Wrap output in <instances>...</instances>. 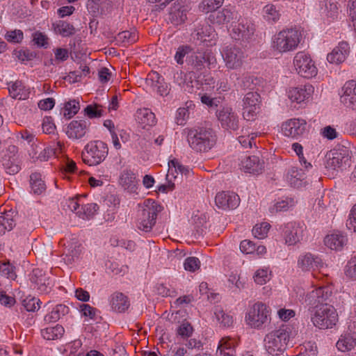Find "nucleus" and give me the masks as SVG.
I'll return each instance as SVG.
<instances>
[{
    "mask_svg": "<svg viewBox=\"0 0 356 356\" xmlns=\"http://www.w3.org/2000/svg\"><path fill=\"white\" fill-rule=\"evenodd\" d=\"M332 291V286H321L312 290L305 296V303L311 307V321L318 329H331L338 322L339 316L335 308L325 303L330 300Z\"/></svg>",
    "mask_w": 356,
    "mask_h": 356,
    "instance_id": "nucleus-1",
    "label": "nucleus"
},
{
    "mask_svg": "<svg viewBox=\"0 0 356 356\" xmlns=\"http://www.w3.org/2000/svg\"><path fill=\"white\" fill-rule=\"evenodd\" d=\"M181 135L189 147L196 152H207L215 144V136L211 130L204 127H186Z\"/></svg>",
    "mask_w": 356,
    "mask_h": 356,
    "instance_id": "nucleus-2",
    "label": "nucleus"
},
{
    "mask_svg": "<svg viewBox=\"0 0 356 356\" xmlns=\"http://www.w3.org/2000/svg\"><path fill=\"white\" fill-rule=\"evenodd\" d=\"M302 33L297 29H286L272 38V48L280 54L295 51L302 40Z\"/></svg>",
    "mask_w": 356,
    "mask_h": 356,
    "instance_id": "nucleus-3",
    "label": "nucleus"
},
{
    "mask_svg": "<svg viewBox=\"0 0 356 356\" xmlns=\"http://www.w3.org/2000/svg\"><path fill=\"white\" fill-rule=\"evenodd\" d=\"M291 334V329L286 325L268 333L264 340L265 350L269 355H278L286 348Z\"/></svg>",
    "mask_w": 356,
    "mask_h": 356,
    "instance_id": "nucleus-4",
    "label": "nucleus"
},
{
    "mask_svg": "<svg viewBox=\"0 0 356 356\" xmlns=\"http://www.w3.org/2000/svg\"><path fill=\"white\" fill-rule=\"evenodd\" d=\"M270 309L263 302L254 303L245 313V323L252 329L261 330L270 322Z\"/></svg>",
    "mask_w": 356,
    "mask_h": 356,
    "instance_id": "nucleus-5",
    "label": "nucleus"
},
{
    "mask_svg": "<svg viewBox=\"0 0 356 356\" xmlns=\"http://www.w3.org/2000/svg\"><path fill=\"white\" fill-rule=\"evenodd\" d=\"M163 210V207L152 199H147L143 204V209L138 215V227L149 232L156 223L157 214Z\"/></svg>",
    "mask_w": 356,
    "mask_h": 356,
    "instance_id": "nucleus-6",
    "label": "nucleus"
},
{
    "mask_svg": "<svg viewBox=\"0 0 356 356\" xmlns=\"http://www.w3.org/2000/svg\"><path fill=\"white\" fill-rule=\"evenodd\" d=\"M106 143L101 140L90 142L85 147L82 153L83 161L88 165H96L102 163L108 155Z\"/></svg>",
    "mask_w": 356,
    "mask_h": 356,
    "instance_id": "nucleus-7",
    "label": "nucleus"
},
{
    "mask_svg": "<svg viewBox=\"0 0 356 356\" xmlns=\"http://www.w3.org/2000/svg\"><path fill=\"white\" fill-rule=\"evenodd\" d=\"M293 65L297 73L307 79L314 77L318 73L317 67L311 56L304 51H299L296 54Z\"/></svg>",
    "mask_w": 356,
    "mask_h": 356,
    "instance_id": "nucleus-8",
    "label": "nucleus"
},
{
    "mask_svg": "<svg viewBox=\"0 0 356 356\" xmlns=\"http://www.w3.org/2000/svg\"><path fill=\"white\" fill-rule=\"evenodd\" d=\"M216 117L220 127L227 131H236L239 127V118L236 112L229 106L220 107Z\"/></svg>",
    "mask_w": 356,
    "mask_h": 356,
    "instance_id": "nucleus-9",
    "label": "nucleus"
},
{
    "mask_svg": "<svg viewBox=\"0 0 356 356\" xmlns=\"http://www.w3.org/2000/svg\"><path fill=\"white\" fill-rule=\"evenodd\" d=\"M307 122L302 118H291L281 124V133L286 137L299 139L306 132Z\"/></svg>",
    "mask_w": 356,
    "mask_h": 356,
    "instance_id": "nucleus-10",
    "label": "nucleus"
},
{
    "mask_svg": "<svg viewBox=\"0 0 356 356\" xmlns=\"http://www.w3.org/2000/svg\"><path fill=\"white\" fill-rule=\"evenodd\" d=\"M225 65L229 69L240 67L243 61L244 55L242 51L233 45L225 47L221 51Z\"/></svg>",
    "mask_w": 356,
    "mask_h": 356,
    "instance_id": "nucleus-11",
    "label": "nucleus"
},
{
    "mask_svg": "<svg viewBox=\"0 0 356 356\" xmlns=\"http://www.w3.org/2000/svg\"><path fill=\"white\" fill-rule=\"evenodd\" d=\"M305 229V225L300 222H291L286 224L283 227L285 243L293 245L299 243L302 239Z\"/></svg>",
    "mask_w": 356,
    "mask_h": 356,
    "instance_id": "nucleus-12",
    "label": "nucleus"
},
{
    "mask_svg": "<svg viewBox=\"0 0 356 356\" xmlns=\"http://www.w3.org/2000/svg\"><path fill=\"white\" fill-rule=\"evenodd\" d=\"M243 115L246 120H252L259 110V95L250 92L247 93L243 99Z\"/></svg>",
    "mask_w": 356,
    "mask_h": 356,
    "instance_id": "nucleus-13",
    "label": "nucleus"
},
{
    "mask_svg": "<svg viewBox=\"0 0 356 356\" xmlns=\"http://www.w3.org/2000/svg\"><path fill=\"white\" fill-rule=\"evenodd\" d=\"M239 166L245 172L259 174L264 168V161L258 155H244L240 159Z\"/></svg>",
    "mask_w": 356,
    "mask_h": 356,
    "instance_id": "nucleus-14",
    "label": "nucleus"
},
{
    "mask_svg": "<svg viewBox=\"0 0 356 356\" xmlns=\"http://www.w3.org/2000/svg\"><path fill=\"white\" fill-rule=\"evenodd\" d=\"M216 38L214 29L207 23L199 24L191 33V40L194 42H209V45L215 44Z\"/></svg>",
    "mask_w": 356,
    "mask_h": 356,
    "instance_id": "nucleus-15",
    "label": "nucleus"
},
{
    "mask_svg": "<svg viewBox=\"0 0 356 356\" xmlns=\"http://www.w3.org/2000/svg\"><path fill=\"white\" fill-rule=\"evenodd\" d=\"M314 92V88L310 84L289 88L287 91L289 99L297 104L309 102Z\"/></svg>",
    "mask_w": 356,
    "mask_h": 356,
    "instance_id": "nucleus-16",
    "label": "nucleus"
},
{
    "mask_svg": "<svg viewBox=\"0 0 356 356\" xmlns=\"http://www.w3.org/2000/svg\"><path fill=\"white\" fill-rule=\"evenodd\" d=\"M146 86L153 92L163 96L168 93V86L162 76L156 72H150L145 80Z\"/></svg>",
    "mask_w": 356,
    "mask_h": 356,
    "instance_id": "nucleus-17",
    "label": "nucleus"
},
{
    "mask_svg": "<svg viewBox=\"0 0 356 356\" xmlns=\"http://www.w3.org/2000/svg\"><path fill=\"white\" fill-rule=\"evenodd\" d=\"M340 101L346 107L356 108V81H347L341 88Z\"/></svg>",
    "mask_w": 356,
    "mask_h": 356,
    "instance_id": "nucleus-18",
    "label": "nucleus"
},
{
    "mask_svg": "<svg viewBox=\"0 0 356 356\" xmlns=\"http://www.w3.org/2000/svg\"><path fill=\"white\" fill-rule=\"evenodd\" d=\"M254 31L252 24L242 19L241 22L232 26L230 35L234 40L246 41L253 35Z\"/></svg>",
    "mask_w": 356,
    "mask_h": 356,
    "instance_id": "nucleus-19",
    "label": "nucleus"
},
{
    "mask_svg": "<svg viewBox=\"0 0 356 356\" xmlns=\"http://www.w3.org/2000/svg\"><path fill=\"white\" fill-rule=\"evenodd\" d=\"M241 16L234 8H224L217 13L210 15V20L218 25L227 24L229 22H234L238 20Z\"/></svg>",
    "mask_w": 356,
    "mask_h": 356,
    "instance_id": "nucleus-20",
    "label": "nucleus"
},
{
    "mask_svg": "<svg viewBox=\"0 0 356 356\" xmlns=\"http://www.w3.org/2000/svg\"><path fill=\"white\" fill-rule=\"evenodd\" d=\"M298 266L302 271H310L321 268L323 266V263L318 256L306 252L299 256Z\"/></svg>",
    "mask_w": 356,
    "mask_h": 356,
    "instance_id": "nucleus-21",
    "label": "nucleus"
},
{
    "mask_svg": "<svg viewBox=\"0 0 356 356\" xmlns=\"http://www.w3.org/2000/svg\"><path fill=\"white\" fill-rule=\"evenodd\" d=\"M216 206L223 210L233 209L239 204V197L233 192H220L216 195Z\"/></svg>",
    "mask_w": 356,
    "mask_h": 356,
    "instance_id": "nucleus-22",
    "label": "nucleus"
},
{
    "mask_svg": "<svg viewBox=\"0 0 356 356\" xmlns=\"http://www.w3.org/2000/svg\"><path fill=\"white\" fill-rule=\"evenodd\" d=\"M319 13L325 24H330L336 20L339 15L337 3L332 1H323L320 3Z\"/></svg>",
    "mask_w": 356,
    "mask_h": 356,
    "instance_id": "nucleus-23",
    "label": "nucleus"
},
{
    "mask_svg": "<svg viewBox=\"0 0 356 356\" xmlns=\"http://www.w3.org/2000/svg\"><path fill=\"white\" fill-rule=\"evenodd\" d=\"M199 82L205 86V90H215L218 94L229 90V86L226 80H218L216 82L210 75L199 76L196 80L197 85Z\"/></svg>",
    "mask_w": 356,
    "mask_h": 356,
    "instance_id": "nucleus-24",
    "label": "nucleus"
},
{
    "mask_svg": "<svg viewBox=\"0 0 356 356\" xmlns=\"http://www.w3.org/2000/svg\"><path fill=\"white\" fill-rule=\"evenodd\" d=\"M350 52L349 44L341 42L327 55V60L330 64L339 65L345 61Z\"/></svg>",
    "mask_w": 356,
    "mask_h": 356,
    "instance_id": "nucleus-25",
    "label": "nucleus"
},
{
    "mask_svg": "<svg viewBox=\"0 0 356 356\" xmlns=\"http://www.w3.org/2000/svg\"><path fill=\"white\" fill-rule=\"evenodd\" d=\"M347 236L340 231H334L326 235L324 238L325 245L332 250H341L347 243Z\"/></svg>",
    "mask_w": 356,
    "mask_h": 356,
    "instance_id": "nucleus-26",
    "label": "nucleus"
},
{
    "mask_svg": "<svg viewBox=\"0 0 356 356\" xmlns=\"http://www.w3.org/2000/svg\"><path fill=\"white\" fill-rule=\"evenodd\" d=\"M88 124L85 120H72L66 128L67 136L74 140L82 138L86 134Z\"/></svg>",
    "mask_w": 356,
    "mask_h": 356,
    "instance_id": "nucleus-27",
    "label": "nucleus"
},
{
    "mask_svg": "<svg viewBox=\"0 0 356 356\" xmlns=\"http://www.w3.org/2000/svg\"><path fill=\"white\" fill-rule=\"evenodd\" d=\"M356 346V332H350L348 330L343 332L336 343L339 351L348 352Z\"/></svg>",
    "mask_w": 356,
    "mask_h": 356,
    "instance_id": "nucleus-28",
    "label": "nucleus"
},
{
    "mask_svg": "<svg viewBox=\"0 0 356 356\" xmlns=\"http://www.w3.org/2000/svg\"><path fill=\"white\" fill-rule=\"evenodd\" d=\"M136 120L143 129H148L157 123L155 114L147 108L138 109Z\"/></svg>",
    "mask_w": 356,
    "mask_h": 356,
    "instance_id": "nucleus-29",
    "label": "nucleus"
},
{
    "mask_svg": "<svg viewBox=\"0 0 356 356\" xmlns=\"http://www.w3.org/2000/svg\"><path fill=\"white\" fill-rule=\"evenodd\" d=\"M177 164L176 159H173L168 162V170L166 175V184L161 185L158 188V192L167 193L175 188V181L177 179Z\"/></svg>",
    "mask_w": 356,
    "mask_h": 356,
    "instance_id": "nucleus-30",
    "label": "nucleus"
},
{
    "mask_svg": "<svg viewBox=\"0 0 356 356\" xmlns=\"http://www.w3.org/2000/svg\"><path fill=\"white\" fill-rule=\"evenodd\" d=\"M9 151L13 152V156L5 155L3 158V165L10 175H15L20 170L19 165V156L15 153L17 152V148L15 146L9 147Z\"/></svg>",
    "mask_w": 356,
    "mask_h": 356,
    "instance_id": "nucleus-31",
    "label": "nucleus"
},
{
    "mask_svg": "<svg viewBox=\"0 0 356 356\" xmlns=\"http://www.w3.org/2000/svg\"><path fill=\"white\" fill-rule=\"evenodd\" d=\"M8 91L10 97L18 100H24L29 98V88H26L20 81L10 82L8 84Z\"/></svg>",
    "mask_w": 356,
    "mask_h": 356,
    "instance_id": "nucleus-32",
    "label": "nucleus"
},
{
    "mask_svg": "<svg viewBox=\"0 0 356 356\" xmlns=\"http://www.w3.org/2000/svg\"><path fill=\"white\" fill-rule=\"evenodd\" d=\"M110 303L113 310L117 312H124L130 306V302L127 296L121 292H115L111 296Z\"/></svg>",
    "mask_w": 356,
    "mask_h": 356,
    "instance_id": "nucleus-33",
    "label": "nucleus"
},
{
    "mask_svg": "<svg viewBox=\"0 0 356 356\" xmlns=\"http://www.w3.org/2000/svg\"><path fill=\"white\" fill-rule=\"evenodd\" d=\"M301 167L299 168L297 166H292L287 172L286 179L292 186L300 187L302 186V182L305 178V173L309 170H306L304 166Z\"/></svg>",
    "mask_w": 356,
    "mask_h": 356,
    "instance_id": "nucleus-34",
    "label": "nucleus"
},
{
    "mask_svg": "<svg viewBox=\"0 0 356 356\" xmlns=\"http://www.w3.org/2000/svg\"><path fill=\"white\" fill-rule=\"evenodd\" d=\"M347 160L348 159L343 156L341 153L332 151L326 155L325 168L330 170L338 171L342 168Z\"/></svg>",
    "mask_w": 356,
    "mask_h": 356,
    "instance_id": "nucleus-35",
    "label": "nucleus"
},
{
    "mask_svg": "<svg viewBox=\"0 0 356 356\" xmlns=\"http://www.w3.org/2000/svg\"><path fill=\"white\" fill-rule=\"evenodd\" d=\"M213 321L220 327L228 328L232 327L234 318L229 313H226L222 308L217 307L213 312Z\"/></svg>",
    "mask_w": 356,
    "mask_h": 356,
    "instance_id": "nucleus-36",
    "label": "nucleus"
},
{
    "mask_svg": "<svg viewBox=\"0 0 356 356\" xmlns=\"http://www.w3.org/2000/svg\"><path fill=\"white\" fill-rule=\"evenodd\" d=\"M31 281L37 285L38 289L42 292H47L48 286L51 284L49 277L38 268L33 270Z\"/></svg>",
    "mask_w": 356,
    "mask_h": 356,
    "instance_id": "nucleus-37",
    "label": "nucleus"
},
{
    "mask_svg": "<svg viewBox=\"0 0 356 356\" xmlns=\"http://www.w3.org/2000/svg\"><path fill=\"white\" fill-rule=\"evenodd\" d=\"M15 211L11 210L0 213V235L4 234L14 227L15 225Z\"/></svg>",
    "mask_w": 356,
    "mask_h": 356,
    "instance_id": "nucleus-38",
    "label": "nucleus"
},
{
    "mask_svg": "<svg viewBox=\"0 0 356 356\" xmlns=\"http://www.w3.org/2000/svg\"><path fill=\"white\" fill-rule=\"evenodd\" d=\"M263 16L264 19L270 22H277L281 16V6L280 4H267L263 8Z\"/></svg>",
    "mask_w": 356,
    "mask_h": 356,
    "instance_id": "nucleus-39",
    "label": "nucleus"
},
{
    "mask_svg": "<svg viewBox=\"0 0 356 356\" xmlns=\"http://www.w3.org/2000/svg\"><path fill=\"white\" fill-rule=\"evenodd\" d=\"M234 341L229 338H222L218 343V356H234Z\"/></svg>",
    "mask_w": 356,
    "mask_h": 356,
    "instance_id": "nucleus-40",
    "label": "nucleus"
},
{
    "mask_svg": "<svg viewBox=\"0 0 356 356\" xmlns=\"http://www.w3.org/2000/svg\"><path fill=\"white\" fill-rule=\"evenodd\" d=\"M119 184L124 189H133L136 184V175L131 170H124L120 174Z\"/></svg>",
    "mask_w": 356,
    "mask_h": 356,
    "instance_id": "nucleus-41",
    "label": "nucleus"
},
{
    "mask_svg": "<svg viewBox=\"0 0 356 356\" xmlns=\"http://www.w3.org/2000/svg\"><path fill=\"white\" fill-rule=\"evenodd\" d=\"M255 284H266L272 278V271L269 267L262 266L255 270L252 276Z\"/></svg>",
    "mask_w": 356,
    "mask_h": 356,
    "instance_id": "nucleus-42",
    "label": "nucleus"
},
{
    "mask_svg": "<svg viewBox=\"0 0 356 356\" xmlns=\"http://www.w3.org/2000/svg\"><path fill=\"white\" fill-rule=\"evenodd\" d=\"M53 29L56 34L63 37H70L75 33L74 26L65 21H58L53 24Z\"/></svg>",
    "mask_w": 356,
    "mask_h": 356,
    "instance_id": "nucleus-43",
    "label": "nucleus"
},
{
    "mask_svg": "<svg viewBox=\"0 0 356 356\" xmlns=\"http://www.w3.org/2000/svg\"><path fill=\"white\" fill-rule=\"evenodd\" d=\"M64 327L60 325L49 327L42 330V335L47 340H56L63 337Z\"/></svg>",
    "mask_w": 356,
    "mask_h": 356,
    "instance_id": "nucleus-44",
    "label": "nucleus"
},
{
    "mask_svg": "<svg viewBox=\"0 0 356 356\" xmlns=\"http://www.w3.org/2000/svg\"><path fill=\"white\" fill-rule=\"evenodd\" d=\"M30 184L34 193L40 195L46 190V185L40 174L35 172L30 176Z\"/></svg>",
    "mask_w": 356,
    "mask_h": 356,
    "instance_id": "nucleus-45",
    "label": "nucleus"
},
{
    "mask_svg": "<svg viewBox=\"0 0 356 356\" xmlns=\"http://www.w3.org/2000/svg\"><path fill=\"white\" fill-rule=\"evenodd\" d=\"M296 204V201L289 197H286L281 200H278L270 208L271 213L278 211H286L289 209L292 208Z\"/></svg>",
    "mask_w": 356,
    "mask_h": 356,
    "instance_id": "nucleus-46",
    "label": "nucleus"
},
{
    "mask_svg": "<svg viewBox=\"0 0 356 356\" xmlns=\"http://www.w3.org/2000/svg\"><path fill=\"white\" fill-rule=\"evenodd\" d=\"M224 0H202L199 4V10L204 13H212L220 8Z\"/></svg>",
    "mask_w": 356,
    "mask_h": 356,
    "instance_id": "nucleus-47",
    "label": "nucleus"
},
{
    "mask_svg": "<svg viewBox=\"0 0 356 356\" xmlns=\"http://www.w3.org/2000/svg\"><path fill=\"white\" fill-rule=\"evenodd\" d=\"M270 225L267 222L256 224L252 228V234L257 239H264L268 236Z\"/></svg>",
    "mask_w": 356,
    "mask_h": 356,
    "instance_id": "nucleus-48",
    "label": "nucleus"
},
{
    "mask_svg": "<svg viewBox=\"0 0 356 356\" xmlns=\"http://www.w3.org/2000/svg\"><path fill=\"white\" fill-rule=\"evenodd\" d=\"M207 63L209 67H214L216 59L211 52H205L204 54H199L195 56V65L200 67Z\"/></svg>",
    "mask_w": 356,
    "mask_h": 356,
    "instance_id": "nucleus-49",
    "label": "nucleus"
},
{
    "mask_svg": "<svg viewBox=\"0 0 356 356\" xmlns=\"http://www.w3.org/2000/svg\"><path fill=\"white\" fill-rule=\"evenodd\" d=\"M95 203L84 204L81 202V211H79V217L82 219H88L92 217L98 209Z\"/></svg>",
    "mask_w": 356,
    "mask_h": 356,
    "instance_id": "nucleus-50",
    "label": "nucleus"
},
{
    "mask_svg": "<svg viewBox=\"0 0 356 356\" xmlns=\"http://www.w3.org/2000/svg\"><path fill=\"white\" fill-rule=\"evenodd\" d=\"M104 113L103 106L97 104H89L84 109L85 115L89 118H100L104 115Z\"/></svg>",
    "mask_w": 356,
    "mask_h": 356,
    "instance_id": "nucleus-51",
    "label": "nucleus"
},
{
    "mask_svg": "<svg viewBox=\"0 0 356 356\" xmlns=\"http://www.w3.org/2000/svg\"><path fill=\"white\" fill-rule=\"evenodd\" d=\"M195 105L191 101L186 102L184 106L179 108V124L185 122L193 113Z\"/></svg>",
    "mask_w": 356,
    "mask_h": 356,
    "instance_id": "nucleus-52",
    "label": "nucleus"
},
{
    "mask_svg": "<svg viewBox=\"0 0 356 356\" xmlns=\"http://www.w3.org/2000/svg\"><path fill=\"white\" fill-rule=\"evenodd\" d=\"M317 346L314 342L307 341L300 346V353L297 356H316Z\"/></svg>",
    "mask_w": 356,
    "mask_h": 356,
    "instance_id": "nucleus-53",
    "label": "nucleus"
},
{
    "mask_svg": "<svg viewBox=\"0 0 356 356\" xmlns=\"http://www.w3.org/2000/svg\"><path fill=\"white\" fill-rule=\"evenodd\" d=\"M0 272L1 275L8 279L14 280L17 277L15 268L9 261L3 262L0 264Z\"/></svg>",
    "mask_w": 356,
    "mask_h": 356,
    "instance_id": "nucleus-54",
    "label": "nucleus"
},
{
    "mask_svg": "<svg viewBox=\"0 0 356 356\" xmlns=\"http://www.w3.org/2000/svg\"><path fill=\"white\" fill-rule=\"evenodd\" d=\"M80 109L79 102L75 99L66 102L64 107V115L68 118L76 115Z\"/></svg>",
    "mask_w": 356,
    "mask_h": 356,
    "instance_id": "nucleus-55",
    "label": "nucleus"
},
{
    "mask_svg": "<svg viewBox=\"0 0 356 356\" xmlns=\"http://www.w3.org/2000/svg\"><path fill=\"white\" fill-rule=\"evenodd\" d=\"M184 268L186 271L194 273L200 268V261L195 257H187L184 264Z\"/></svg>",
    "mask_w": 356,
    "mask_h": 356,
    "instance_id": "nucleus-56",
    "label": "nucleus"
},
{
    "mask_svg": "<svg viewBox=\"0 0 356 356\" xmlns=\"http://www.w3.org/2000/svg\"><path fill=\"white\" fill-rule=\"evenodd\" d=\"M293 150L296 153L299 158V162L301 166H304L306 170H310L312 168L311 163L307 162L303 156V149L299 143H293L292 145Z\"/></svg>",
    "mask_w": 356,
    "mask_h": 356,
    "instance_id": "nucleus-57",
    "label": "nucleus"
},
{
    "mask_svg": "<svg viewBox=\"0 0 356 356\" xmlns=\"http://www.w3.org/2000/svg\"><path fill=\"white\" fill-rule=\"evenodd\" d=\"M344 273L346 277L352 280H356V256L351 257L347 262Z\"/></svg>",
    "mask_w": 356,
    "mask_h": 356,
    "instance_id": "nucleus-58",
    "label": "nucleus"
},
{
    "mask_svg": "<svg viewBox=\"0 0 356 356\" xmlns=\"http://www.w3.org/2000/svg\"><path fill=\"white\" fill-rule=\"evenodd\" d=\"M65 309L64 305H57L44 316V320L49 323L57 321L60 318V312L63 313Z\"/></svg>",
    "mask_w": 356,
    "mask_h": 356,
    "instance_id": "nucleus-59",
    "label": "nucleus"
},
{
    "mask_svg": "<svg viewBox=\"0 0 356 356\" xmlns=\"http://www.w3.org/2000/svg\"><path fill=\"white\" fill-rule=\"evenodd\" d=\"M6 40L12 43H20L24 39V33L21 30L8 31L5 35Z\"/></svg>",
    "mask_w": 356,
    "mask_h": 356,
    "instance_id": "nucleus-60",
    "label": "nucleus"
},
{
    "mask_svg": "<svg viewBox=\"0 0 356 356\" xmlns=\"http://www.w3.org/2000/svg\"><path fill=\"white\" fill-rule=\"evenodd\" d=\"M193 332V327L189 322L184 321L179 325V337H181L182 340L192 337Z\"/></svg>",
    "mask_w": 356,
    "mask_h": 356,
    "instance_id": "nucleus-61",
    "label": "nucleus"
},
{
    "mask_svg": "<svg viewBox=\"0 0 356 356\" xmlns=\"http://www.w3.org/2000/svg\"><path fill=\"white\" fill-rule=\"evenodd\" d=\"M296 316V312L291 309H286L285 307L280 308L277 311V318L283 322H287Z\"/></svg>",
    "mask_w": 356,
    "mask_h": 356,
    "instance_id": "nucleus-62",
    "label": "nucleus"
},
{
    "mask_svg": "<svg viewBox=\"0 0 356 356\" xmlns=\"http://www.w3.org/2000/svg\"><path fill=\"white\" fill-rule=\"evenodd\" d=\"M23 306L28 312H35L40 307V300L27 297L23 300Z\"/></svg>",
    "mask_w": 356,
    "mask_h": 356,
    "instance_id": "nucleus-63",
    "label": "nucleus"
},
{
    "mask_svg": "<svg viewBox=\"0 0 356 356\" xmlns=\"http://www.w3.org/2000/svg\"><path fill=\"white\" fill-rule=\"evenodd\" d=\"M228 282L230 287H235L238 289L243 288L245 282L240 279L236 272H232L228 276Z\"/></svg>",
    "mask_w": 356,
    "mask_h": 356,
    "instance_id": "nucleus-64",
    "label": "nucleus"
}]
</instances>
